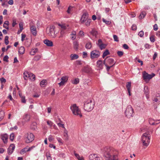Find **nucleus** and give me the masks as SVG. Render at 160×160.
Returning a JSON list of instances; mask_svg holds the SVG:
<instances>
[{"mask_svg": "<svg viewBox=\"0 0 160 160\" xmlns=\"http://www.w3.org/2000/svg\"><path fill=\"white\" fill-rule=\"evenodd\" d=\"M27 148H25L23 149H22L21 152H20V153L21 154H23L24 153H25L26 152H27Z\"/></svg>", "mask_w": 160, "mask_h": 160, "instance_id": "nucleus-47", "label": "nucleus"}, {"mask_svg": "<svg viewBox=\"0 0 160 160\" xmlns=\"http://www.w3.org/2000/svg\"><path fill=\"white\" fill-rule=\"evenodd\" d=\"M100 55V52L98 50H93L90 52V58L92 59L98 58Z\"/></svg>", "mask_w": 160, "mask_h": 160, "instance_id": "nucleus-7", "label": "nucleus"}, {"mask_svg": "<svg viewBox=\"0 0 160 160\" xmlns=\"http://www.w3.org/2000/svg\"><path fill=\"white\" fill-rule=\"evenodd\" d=\"M125 115L128 118H130L134 115L133 110L131 105H129L127 108L125 112Z\"/></svg>", "mask_w": 160, "mask_h": 160, "instance_id": "nucleus-5", "label": "nucleus"}, {"mask_svg": "<svg viewBox=\"0 0 160 160\" xmlns=\"http://www.w3.org/2000/svg\"><path fill=\"white\" fill-rule=\"evenodd\" d=\"M158 26L156 24H155L153 26V30L157 31L158 29Z\"/></svg>", "mask_w": 160, "mask_h": 160, "instance_id": "nucleus-58", "label": "nucleus"}, {"mask_svg": "<svg viewBox=\"0 0 160 160\" xmlns=\"http://www.w3.org/2000/svg\"><path fill=\"white\" fill-rule=\"evenodd\" d=\"M24 75V78L25 80H27V79L28 78H29L28 76L29 75V73H25L24 72L23 73Z\"/></svg>", "mask_w": 160, "mask_h": 160, "instance_id": "nucleus-45", "label": "nucleus"}, {"mask_svg": "<svg viewBox=\"0 0 160 160\" xmlns=\"http://www.w3.org/2000/svg\"><path fill=\"white\" fill-rule=\"evenodd\" d=\"M150 39L151 42H153L155 41V38L154 36H152L150 37Z\"/></svg>", "mask_w": 160, "mask_h": 160, "instance_id": "nucleus-51", "label": "nucleus"}, {"mask_svg": "<svg viewBox=\"0 0 160 160\" xmlns=\"http://www.w3.org/2000/svg\"><path fill=\"white\" fill-rule=\"evenodd\" d=\"M91 20V19L90 18L88 19L87 20V22H86L85 23L86 26H89Z\"/></svg>", "mask_w": 160, "mask_h": 160, "instance_id": "nucleus-38", "label": "nucleus"}, {"mask_svg": "<svg viewBox=\"0 0 160 160\" xmlns=\"http://www.w3.org/2000/svg\"><path fill=\"white\" fill-rule=\"evenodd\" d=\"M0 81L2 83L3 82L5 83L6 81V80L3 78H0Z\"/></svg>", "mask_w": 160, "mask_h": 160, "instance_id": "nucleus-62", "label": "nucleus"}, {"mask_svg": "<svg viewBox=\"0 0 160 160\" xmlns=\"http://www.w3.org/2000/svg\"><path fill=\"white\" fill-rule=\"evenodd\" d=\"M113 37L115 41L118 42L119 41L118 38V37L115 35H113Z\"/></svg>", "mask_w": 160, "mask_h": 160, "instance_id": "nucleus-50", "label": "nucleus"}, {"mask_svg": "<svg viewBox=\"0 0 160 160\" xmlns=\"http://www.w3.org/2000/svg\"><path fill=\"white\" fill-rule=\"evenodd\" d=\"M102 21L103 22H105L106 24H110L111 22L108 21H107L104 19H102Z\"/></svg>", "mask_w": 160, "mask_h": 160, "instance_id": "nucleus-57", "label": "nucleus"}, {"mask_svg": "<svg viewBox=\"0 0 160 160\" xmlns=\"http://www.w3.org/2000/svg\"><path fill=\"white\" fill-rule=\"evenodd\" d=\"M68 76H63L61 78V82L58 83L59 86H61L64 85L65 83L66 82L68 79Z\"/></svg>", "mask_w": 160, "mask_h": 160, "instance_id": "nucleus-11", "label": "nucleus"}, {"mask_svg": "<svg viewBox=\"0 0 160 160\" xmlns=\"http://www.w3.org/2000/svg\"><path fill=\"white\" fill-rule=\"evenodd\" d=\"M105 10L106 13L108 14V13L110 11V9L109 8H105Z\"/></svg>", "mask_w": 160, "mask_h": 160, "instance_id": "nucleus-59", "label": "nucleus"}, {"mask_svg": "<svg viewBox=\"0 0 160 160\" xmlns=\"http://www.w3.org/2000/svg\"><path fill=\"white\" fill-rule=\"evenodd\" d=\"M95 103L91 100L85 101L84 105V110L87 112L91 111L94 108Z\"/></svg>", "mask_w": 160, "mask_h": 160, "instance_id": "nucleus-3", "label": "nucleus"}, {"mask_svg": "<svg viewBox=\"0 0 160 160\" xmlns=\"http://www.w3.org/2000/svg\"><path fill=\"white\" fill-rule=\"evenodd\" d=\"M106 45L105 44L102 43L99 45L98 46L101 50H102L106 48Z\"/></svg>", "mask_w": 160, "mask_h": 160, "instance_id": "nucleus-37", "label": "nucleus"}, {"mask_svg": "<svg viewBox=\"0 0 160 160\" xmlns=\"http://www.w3.org/2000/svg\"><path fill=\"white\" fill-rule=\"evenodd\" d=\"M79 80L78 78H75L74 80L72 81V83L74 84H77L79 83Z\"/></svg>", "mask_w": 160, "mask_h": 160, "instance_id": "nucleus-35", "label": "nucleus"}, {"mask_svg": "<svg viewBox=\"0 0 160 160\" xmlns=\"http://www.w3.org/2000/svg\"><path fill=\"white\" fill-rule=\"evenodd\" d=\"M14 138V134L13 133H12L10 135L9 138L12 141Z\"/></svg>", "mask_w": 160, "mask_h": 160, "instance_id": "nucleus-42", "label": "nucleus"}, {"mask_svg": "<svg viewBox=\"0 0 160 160\" xmlns=\"http://www.w3.org/2000/svg\"><path fill=\"white\" fill-rule=\"evenodd\" d=\"M71 59L74 60L78 59L79 58L78 55L76 54H72L70 55Z\"/></svg>", "mask_w": 160, "mask_h": 160, "instance_id": "nucleus-22", "label": "nucleus"}, {"mask_svg": "<svg viewBox=\"0 0 160 160\" xmlns=\"http://www.w3.org/2000/svg\"><path fill=\"white\" fill-rule=\"evenodd\" d=\"M91 33L94 36L96 37L97 35L98 34V32L97 31L94 30H92L91 32Z\"/></svg>", "mask_w": 160, "mask_h": 160, "instance_id": "nucleus-32", "label": "nucleus"}, {"mask_svg": "<svg viewBox=\"0 0 160 160\" xmlns=\"http://www.w3.org/2000/svg\"><path fill=\"white\" fill-rule=\"evenodd\" d=\"M24 139L26 142L29 143L33 141L34 136L33 134L30 132L26 133L24 135Z\"/></svg>", "mask_w": 160, "mask_h": 160, "instance_id": "nucleus-6", "label": "nucleus"}, {"mask_svg": "<svg viewBox=\"0 0 160 160\" xmlns=\"http://www.w3.org/2000/svg\"><path fill=\"white\" fill-rule=\"evenodd\" d=\"M38 50L37 48L32 49L30 52V54L31 55H34L38 51Z\"/></svg>", "mask_w": 160, "mask_h": 160, "instance_id": "nucleus-27", "label": "nucleus"}, {"mask_svg": "<svg viewBox=\"0 0 160 160\" xmlns=\"http://www.w3.org/2000/svg\"><path fill=\"white\" fill-rule=\"evenodd\" d=\"M155 75V74L154 73H152V74H149L147 73L145 71L143 72L142 73V77L143 79L145 81L150 80L154 77Z\"/></svg>", "mask_w": 160, "mask_h": 160, "instance_id": "nucleus-8", "label": "nucleus"}, {"mask_svg": "<svg viewBox=\"0 0 160 160\" xmlns=\"http://www.w3.org/2000/svg\"><path fill=\"white\" fill-rule=\"evenodd\" d=\"M103 64L102 61L100 60L98 61L97 62V66L100 69H102L103 68Z\"/></svg>", "mask_w": 160, "mask_h": 160, "instance_id": "nucleus-16", "label": "nucleus"}, {"mask_svg": "<svg viewBox=\"0 0 160 160\" xmlns=\"http://www.w3.org/2000/svg\"><path fill=\"white\" fill-rule=\"evenodd\" d=\"M88 19H89V18H88V14L87 12H84L82 15L80 19L81 23H83L86 21Z\"/></svg>", "mask_w": 160, "mask_h": 160, "instance_id": "nucleus-10", "label": "nucleus"}, {"mask_svg": "<svg viewBox=\"0 0 160 160\" xmlns=\"http://www.w3.org/2000/svg\"><path fill=\"white\" fill-rule=\"evenodd\" d=\"M8 57L7 55H6L5 56V57H4L3 60L4 61H6V62H8Z\"/></svg>", "mask_w": 160, "mask_h": 160, "instance_id": "nucleus-55", "label": "nucleus"}, {"mask_svg": "<svg viewBox=\"0 0 160 160\" xmlns=\"http://www.w3.org/2000/svg\"><path fill=\"white\" fill-rule=\"evenodd\" d=\"M55 29V27L54 25H51L50 26L49 35L53 38H54L56 37Z\"/></svg>", "mask_w": 160, "mask_h": 160, "instance_id": "nucleus-9", "label": "nucleus"}, {"mask_svg": "<svg viewBox=\"0 0 160 160\" xmlns=\"http://www.w3.org/2000/svg\"><path fill=\"white\" fill-rule=\"evenodd\" d=\"M150 135L148 132H146L142 134V141L143 146L147 147L148 145L150 142Z\"/></svg>", "mask_w": 160, "mask_h": 160, "instance_id": "nucleus-2", "label": "nucleus"}, {"mask_svg": "<svg viewBox=\"0 0 160 160\" xmlns=\"http://www.w3.org/2000/svg\"><path fill=\"white\" fill-rule=\"evenodd\" d=\"M43 42L48 46L52 47L53 46L52 42L48 39L44 40Z\"/></svg>", "mask_w": 160, "mask_h": 160, "instance_id": "nucleus-18", "label": "nucleus"}, {"mask_svg": "<svg viewBox=\"0 0 160 160\" xmlns=\"http://www.w3.org/2000/svg\"><path fill=\"white\" fill-rule=\"evenodd\" d=\"M118 55L120 57H122L123 54V52L121 51H118L117 52Z\"/></svg>", "mask_w": 160, "mask_h": 160, "instance_id": "nucleus-48", "label": "nucleus"}, {"mask_svg": "<svg viewBox=\"0 0 160 160\" xmlns=\"http://www.w3.org/2000/svg\"><path fill=\"white\" fill-rule=\"evenodd\" d=\"M30 27L31 32L34 36H36L37 34L36 26L34 25H30Z\"/></svg>", "mask_w": 160, "mask_h": 160, "instance_id": "nucleus-13", "label": "nucleus"}, {"mask_svg": "<svg viewBox=\"0 0 160 160\" xmlns=\"http://www.w3.org/2000/svg\"><path fill=\"white\" fill-rule=\"evenodd\" d=\"M9 23V22L8 21H6L4 22L3 24V27L7 29H9V28L8 27Z\"/></svg>", "mask_w": 160, "mask_h": 160, "instance_id": "nucleus-30", "label": "nucleus"}, {"mask_svg": "<svg viewBox=\"0 0 160 160\" xmlns=\"http://www.w3.org/2000/svg\"><path fill=\"white\" fill-rule=\"evenodd\" d=\"M59 26H60L63 30H65L67 29V27L65 25L59 24Z\"/></svg>", "mask_w": 160, "mask_h": 160, "instance_id": "nucleus-56", "label": "nucleus"}, {"mask_svg": "<svg viewBox=\"0 0 160 160\" xmlns=\"http://www.w3.org/2000/svg\"><path fill=\"white\" fill-rule=\"evenodd\" d=\"M131 82H128L127 83L126 88L128 90H131Z\"/></svg>", "mask_w": 160, "mask_h": 160, "instance_id": "nucleus-36", "label": "nucleus"}, {"mask_svg": "<svg viewBox=\"0 0 160 160\" xmlns=\"http://www.w3.org/2000/svg\"><path fill=\"white\" fill-rule=\"evenodd\" d=\"M92 47V44L90 42H88L86 43L85 45V48L87 49H90Z\"/></svg>", "mask_w": 160, "mask_h": 160, "instance_id": "nucleus-29", "label": "nucleus"}, {"mask_svg": "<svg viewBox=\"0 0 160 160\" xmlns=\"http://www.w3.org/2000/svg\"><path fill=\"white\" fill-rule=\"evenodd\" d=\"M97 154H90L89 156V159L90 160H94L95 159V158L97 157Z\"/></svg>", "mask_w": 160, "mask_h": 160, "instance_id": "nucleus-23", "label": "nucleus"}, {"mask_svg": "<svg viewBox=\"0 0 160 160\" xmlns=\"http://www.w3.org/2000/svg\"><path fill=\"white\" fill-rule=\"evenodd\" d=\"M23 119L26 122L29 121L30 119V115L28 113H25L23 116Z\"/></svg>", "mask_w": 160, "mask_h": 160, "instance_id": "nucleus-19", "label": "nucleus"}, {"mask_svg": "<svg viewBox=\"0 0 160 160\" xmlns=\"http://www.w3.org/2000/svg\"><path fill=\"white\" fill-rule=\"evenodd\" d=\"M156 97L157 98L153 100V101L154 102H157L158 101L159 102L160 101V95H156Z\"/></svg>", "mask_w": 160, "mask_h": 160, "instance_id": "nucleus-39", "label": "nucleus"}, {"mask_svg": "<svg viewBox=\"0 0 160 160\" xmlns=\"http://www.w3.org/2000/svg\"><path fill=\"white\" fill-rule=\"evenodd\" d=\"M110 54V52L108 50H106L104 52H103L102 55V58H104L105 57L107 56V55H109Z\"/></svg>", "mask_w": 160, "mask_h": 160, "instance_id": "nucleus-31", "label": "nucleus"}, {"mask_svg": "<svg viewBox=\"0 0 160 160\" xmlns=\"http://www.w3.org/2000/svg\"><path fill=\"white\" fill-rule=\"evenodd\" d=\"M106 60H107V63L108 65H113V66L115 65V62H114V60L112 58H106Z\"/></svg>", "mask_w": 160, "mask_h": 160, "instance_id": "nucleus-14", "label": "nucleus"}, {"mask_svg": "<svg viewBox=\"0 0 160 160\" xmlns=\"http://www.w3.org/2000/svg\"><path fill=\"white\" fill-rule=\"evenodd\" d=\"M106 59H105L103 61V64L105 65V66L106 67V70L107 71H108L110 68L112 67V66H113V65H112L110 66H109V65L108 64H107L105 63V61Z\"/></svg>", "mask_w": 160, "mask_h": 160, "instance_id": "nucleus-25", "label": "nucleus"}, {"mask_svg": "<svg viewBox=\"0 0 160 160\" xmlns=\"http://www.w3.org/2000/svg\"><path fill=\"white\" fill-rule=\"evenodd\" d=\"M41 58L40 55H37L35 56L34 58V60L35 61H37L38 60Z\"/></svg>", "mask_w": 160, "mask_h": 160, "instance_id": "nucleus-46", "label": "nucleus"}, {"mask_svg": "<svg viewBox=\"0 0 160 160\" xmlns=\"http://www.w3.org/2000/svg\"><path fill=\"white\" fill-rule=\"evenodd\" d=\"M144 93L145 94L147 98H149L148 96L149 92L148 90V86H145L144 87Z\"/></svg>", "mask_w": 160, "mask_h": 160, "instance_id": "nucleus-17", "label": "nucleus"}, {"mask_svg": "<svg viewBox=\"0 0 160 160\" xmlns=\"http://www.w3.org/2000/svg\"><path fill=\"white\" fill-rule=\"evenodd\" d=\"M57 139L58 140V141L59 142L62 144L63 143V142H62V140L61 138H57Z\"/></svg>", "mask_w": 160, "mask_h": 160, "instance_id": "nucleus-63", "label": "nucleus"}, {"mask_svg": "<svg viewBox=\"0 0 160 160\" xmlns=\"http://www.w3.org/2000/svg\"><path fill=\"white\" fill-rule=\"evenodd\" d=\"M84 32L82 31H80L79 33V34L81 36H84Z\"/></svg>", "mask_w": 160, "mask_h": 160, "instance_id": "nucleus-61", "label": "nucleus"}, {"mask_svg": "<svg viewBox=\"0 0 160 160\" xmlns=\"http://www.w3.org/2000/svg\"><path fill=\"white\" fill-rule=\"evenodd\" d=\"M8 38L9 37L8 36H6L5 38V43L6 45L9 43Z\"/></svg>", "mask_w": 160, "mask_h": 160, "instance_id": "nucleus-43", "label": "nucleus"}, {"mask_svg": "<svg viewBox=\"0 0 160 160\" xmlns=\"http://www.w3.org/2000/svg\"><path fill=\"white\" fill-rule=\"evenodd\" d=\"M144 35L143 32L142 31H141L138 33V35L141 37H142Z\"/></svg>", "mask_w": 160, "mask_h": 160, "instance_id": "nucleus-52", "label": "nucleus"}, {"mask_svg": "<svg viewBox=\"0 0 160 160\" xmlns=\"http://www.w3.org/2000/svg\"><path fill=\"white\" fill-rule=\"evenodd\" d=\"M90 68L88 67H84L82 70V71L83 72L86 73H88L90 71Z\"/></svg>", "mask_w": 160, "mask_h": 160, "instance_id": "nucleus-20", "label": "nucleus"}, {"mask_svg": "<svg viewBox=\"0 0 160 160\" xmlns=\"http://www.w3.org/2000/svg\"><path fill=\"white\" fill-rule=\"evenodd\" d=\"M28 77L30 79L32 80H35V75L33 73H29Z\"/></svg>", "mask_w": 160, "mask_h": 160, "instance_id": "nucleus-33", "label": "nucleus"}, {"mask_svg": "<svg viewBox=\"0 0 160 160\" xmlns=\"http://www.w3.org/2000/svg\"><path fill=\"white\" fill-rule=\"evenodd\" d=\"M146 15V13L145 12H142L139 16V18L140 19H142Z\"/></svg>", "mask_w": 160, "mask_h": 160, "instance_id": "nucleus-34", "label": "nucleus"}, {"mask_svg": "<svg viewBox=\"0 0 160 160\" xmlns=\"http://www.w3.org/2000/svg\"><path fill=\"white\" fill-rule=\"evenodd\" d=\"M46 157L47 158V160H52V158L50 156V154L49 153H46Z\"/></svg>", "mask_w": 160, "mask_h": 160, "instance_id": "nucleus-44", "label": "nucleus"}, {"mask_svg": "<svg viewBox=\"0 0 160 160\" xmlns=\"http://www.w3.org/2000/svg\"><path fill=\"white\" fill-rule=\"evenodd\" d=\"M15 146L14 144H10L9 147L8 149V153L9 155L12 154L15 149Z\"/></svg>", "mask_w": 160, "mask_h": 160, "instance_id": "nucleus-12", "label": "nucleus"}, {"mask_svg": "<svg viewBox=\"0 0 160 160\" xmlns=\"http://www.w3.org/2000/svg\"><path fill=\"white\" fill-rule=\"evenodd\" d=\"M21 102L24 103H25L26 102V101L25 98V97L24 96H22L21 98Z\"/></svg>", "mask_w": 160, "mask_h": 160, "instance_id": "nucleus-49", "label": "nucleus"}, {"mask_svg": "<svg viewBox=\"0 0 160 160\" xmlns=\"http://www.w3.org/2000/svg\"><path fill=\"white\" fill-rule=\"evenodd\" d=\"M1 138L4 143H7L8 139V136L7 134H4L1 135Z\"/></svg>", "mask_w": 160, "mask_h": 160, "instance_id": "nucleus-15", "label": "nucleus"}, {"mask_svg": "<svg viewBox=\"0 0 160 160\" xmlns=\"http://www.w3.org/2000/svg\"><path fill=\"white\" fill-rule=\"evenodd\" d=\"M123 47L124 49H128L129 48L128 45L126 44H124L123 45Z\"/></svg>", "mask_w": 160, "mask_h": 160, "instance_id": "nucleus-64", "label": "nucleus"}, {"mask_svg": "<svg viewBox=\"0 0 160 160\" xmlns=\"http://www.w3.org/2000/svg\"><path fill=\"white\" fill-rule=\"evenodd\" d=\"M113 148L108 146L103 149V155L107 160H119L117 155L113 154Z\"/></svg>", "mask_w": 160, "mask_h": 160, "instance_id": "nucleus-1", "label": "nucleus"}, {"mask_svg": "<svg viewBox=\"0 0 160 160\" xmlns=\"http://www.w3.org/2000/svg\"><path fill=\"white\" fill-rule=\"evenodd\" d=\"M47 81L46 80L43 79L41 81L40 84L42 87H43L45 85L47 84Z\"/></svg>", "mask_w": 160, "mask_h": 160, "instance_id": "nucleus-28", "label": "nucleus"}, {"mask_svg": "<svg viewBox=\"0 0 160 160\" xmlns=\"http://www.w3.org/2000/svg\"><path fill=\"white\" fill-rule=\"evenodd\" d=\"M25 51V49L24 47L23 46H21L19 49L18 52L20 54H23L24 53Z\"/></svg>", "mask_w": 160, "mask_h": 160, "instance_id": "nucleus-21", "label": "nucleus"}, {"mask_svg": "<svg viewBox=\"0 0 160 160\" xmlns=\"http://www.w3.org/2000/svg\"><path fill=\"white\" fill-rule=\"evenodd\" d=\"M4 115V113L3 112H0V121L3 118Z\"/></svg>", "mask_w": 160, "mask_h": 160, "instance_id": "nucleus-41", "label": "nucleus"}, {"mask_svg": "<svg viewBox=\"0 0 160 160\" xmlns=\"http://www.w3.org/2000/svg\"><path fill=\"white\" fill-rule=\"evenodd\" d=\"M73 48L75 50H77L78 49L79 44L76 41L73 42Z\"/></svg>", "mask_w": 160, "mask_h": 160, "instance_id": "nucleus-24", "label": "nucleus"}, {"mask_svg": "<svg viewBox=\"0 0 160 160\" xmlns=\"http://www.w3.org/2000/svg\"><path fill=\"white\" fill-rule=\"evenodd\" d=\"M74 154L75 156L78 159V160H84L83 158L82 157H80L78 154L75 153Z\"/></svg>", "mask_w": 160, "mask_h": 160, "instance_id": "nucleus-40", "label": "nucleus"}, {"mask_svg": "<svg viewBox=\"0 0 160 160\" xmlns=\"http://www.w3.org/2000/svg\"><path fill=\"white\" fill-rule=\"evenodd\" d=\"M68 132L66 129H65L64 130L63 136L64 137L65 139L66 140H68Z\"/></svg>", "mask_w": 160, "mask_h": 160, "instance_id": "nucleus-26", "label": "nucleus"}, {"mask_svg": "<svg viewBox=\"0 0 160 160\" xmlns=\"http://www.w3.org/2000/svg\"><path fill=\"white\" fill-rule=\"evenodd\" d=\"M149 123L150 124L152 125H154L155 124H158V123H157V122H152V120H149Z\"/></svg>", "mask_w": 160, "mask_h": 160, "instance_id": "nucleus-60", "label": "nucleus"}, {"mask_svg": "<svg viewBox=\"0 0 160 160\" xmlns=\"http://www.w3.org/2000/svg\"><path fill=\"white\" fill-rule=\"evenodd\" d=\"M70 109L73 114L75 115L79 116L80 117H82V115L81 111L76 104H74L71 106Z\"/></svg>", "mask_w": 160, "mask_h": 160, "instance_id": "nucleus-4", "label": "nucleus"}, {"mask_svg": "<svg viewBox=\"0 0 160 160\" xmlns=\"http://www.w3.org/2000/svg\"><path fill=\"white\" fill-rule=\"evenodd\" d=\"M47 124L50 127H51L53 125V123L51 121H47Z\"/></svg>", "mask_w": 160, "mask_h": 160, "instance_id": "nucleus-53", "label": "nucleus"}, {"mask_svg": "<svg viewBox=\"0 0 160 160\" xmlns=\"http://www.w3.org/2000/svg\"><path fill=\"white\" fill-rule=\"evenodd\" d=\"M48 139L50 142H51L53 140L54 138L51 135L49 136Z\"/></svg>", "mask_w": 160, "mask_h": 160, "instance_id": "nucleus-54", "label": "nucleus"}]
</instances>
